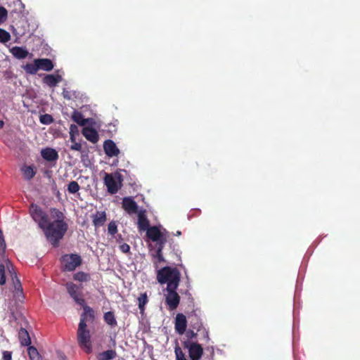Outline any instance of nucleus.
Returning a JSON list of instances; mask_svg holds the SVG:
<instances>
[{"label":"nucleus","instance_id":"nucleus-1","mask_svg":"<svg viewBox=\"0 0 360 360\" xmlns=\"http://www.w3.org/2000/svg\"><path fill=\"white\" fill-rule=\"evenodd\" d=\"M30 214L39 227L42 229L46 239L54 247L58 245L59 241L63 238L68 229L65 221V214L57 208L50 209V214L53 219L49 221L48 215L36 204L32 203L30 208Z\"/></svg>","mask_w":360,"mask_h":360},{"label":"nucleus","instance_id":"nucleus-2","mask_svg":"<svg viewBox=\"0 0 360 360\" xmlns=\"http://www.w3.org/2000/svg\"><path fill=\"white\" fill-rule=\"evenodd\" d=\"M157 280L160 284L167 283L165 303L169 310L176 309L180 302L176 292L181 281V273L176 267L165 266L157 272Z\"/></svg>","mask_w":360,"mask_h":360},{"label":"nucleus","instance_id":"nucleus-3","mask_svg":"<svg viewBox=\"0 0 360 360\" xmlns=\"http://www.w3.org/2000/svg\"><path fill=\"white\" fill-rule=\"evenodd\" d=\"M86 327V323H84L83 319L80 320L77 332V343L86 354H91L92 352L91 335Z\"/></svg>","mask_w":360,"mask_h":360},{"label":"nucleus","instance_id":"nucleus-4","mask_svg":"<svg viewBox=\"0 0 360 360\" xmlns=\"http://www.w3.org/2000/svg\"><path fill=\"white\" fill-rule=\"evenodd\" d=\"M123 176L119 172L114 174L105 173L104 176V184L107 187L108 192L110 194H115L122 186Z\"/></svg>","mask_w":360,"mask_h":360},{"label":"nucleus","instance_id":"nucleus-5","mask_svg":"<svg viewBox=\"0 0 360 360\" xmlns=\"http://www.w3.org/2000/svg\"><path fill=\"white\" fill-rule=\"evenodd\" d=\"M188 319L190 321V325L193 329H195L197 330V332H199L200 334L202 336L203 340H205L206 342H208L210 341L209 332L203 326L200 317L194 312L193 314L188 316Z\"/></svg>","mask_w":360,"mask_h":360},{"label":"nucleus","instance_id":"nucleus-6","mask_svg":"<svg viewBox=\"0 0 360 360\" xmlns=\"http://www.w3.org/2000/svg\"><path fill=\"white\" fill-rule=\"evenodd\" d=\"M65 287L68 294L75 302L80 306H84L85 300L82 297V292H81L82 287L77 285L72 282L67 283Z\"/></svg>","mask_w":360,"mask_h":360},{"label":"nucleus","instance_id":"nucleus-7","mask_svg":"<svg viewBox=\"0 0 360 360\" xmlns=\"http://www.w3.org/2000/svg\"><path fill=\"white\" fill-rule=\"evenodd\" d=\"M63 262L64 263V269L66 271H72L81 265L82 258L76 254L66 255L63 257Z\"/></svg>","mask_w":360,"mask_h":360},{"label":"nucleus","instance_id":"nucleus-8","mask_svg":"<svg viewBox=\"0 0 360 360\" xmlns=\"http://www.w3.org/2000/svg\"><path fill=\"white\" fill-rule=\"evenodd\" d=\"M185 347L188 349V354L191 360H200L203 354V349L201 345L197 342L188 343L185 342Z\"/></svg>","mask_w":360,"mask_h":360},{"label":"nucleus","instance_id":"nucleus-9","mask_svg":"<svg viewBox=\"0 0 360 360\" xmlns=\"http://www.w3.org/2000/svg\"><path fill=\"white\" fill-rule=\"evenodd\" d=\"M122 207L129 214L139 212L138 205L131 197H124L122 199Z\"/></svg>","mask_w":360,"mask_h":360},{"label":"nucleus","instance_id":"nucleus-10","mask_svg":"<svg viewBox=\"0 0 360 360\" xmlns=\"http://www.w3.org/2000/svg\"><path fill=\"white\" fill-rule=\"evenodd\" d=\"M187 319L184 314L178 313L175 318L174 328L179 335H183L186 330Z\"/></svg>","mask_w":360,"mask_h":360},{"label":"nucleus","instance_id":"nucleus-11","mask_svg":"<svg viewBox=\"0 0 360 360\" xmlns=\"http://www.w3.org/2000/svg\"><path fill=\"white\" fill-rule=\"evenodd\" d=\"M103 150L106 155L111 158L118 156L120 153L115 142L110 139L104 141Z\"/></svg>","mask_w":360,"mask_h":360},{"label":"nucleus","instance_id":"nucleus-12","mask_svg":"<svg viewBox=\"0 0 360 360\" xmlns=\"http://www.w3.org/2000/svg\"><path fill=\"white\" fill-rule=\"evenodd\" d=\"M83 136L92 143H96L99 140V136L97 131L93 127H85L82 129Z\"/></svg>","mask_w":360,"mask_h":360},{"label":"nucleus","instance_id":"nucleus-13","mask_svg":"<svg viewBox=\"0 0 360 360\" xmlns=\"http://www.w3.org/2000/svg\"><path fill=\"white\" fill-rule=\"evenodd\" d=\"M93 225L95 228H98L103 226L107 221V216L105 212L97 211L95 214L91 215Z\"/></svg>","mask_w":360,"mask_h":360},{"label":"nucleus","instance_id":"nucleus-14","mask_svg":"<svg viewBox=\"0 0 360 360\" xmlns=\"http://www.w3.org/2000/svg\"><path fill=\"white\" fill-rule=\"evenodd\" d=\"M138 227L139 231H147L150 227L145 210H141L138 212Z\"/></svg>","mask_w":360,"mask_h":360},{"label":"nucleus","instance_id":"nucleus-15","mask_svg":"<svg viewBox=\"0 0 360 360\" xmlns=\"http://www.w3.org/2000/svg\"><path fill=\"white\" fill-rule=\"evenodd\" d=\"M41 155L44 160L49 162L56 161L58 159V152L51 148L42 149L41 151Z\"/></svg>","mask_w":360,"mask_h":360},{"label":"nucleus","instance_id":"nucleus-16","mask_svg":"<svg viewBox=\"0 0 360 360\" xmlns=\"http://www.w3.org/2000/svg\"><path fill=\"white\" fill-rule=\"evenodd\" d=\"M146 236L153 242L160 240L161 238L164 236L158 226H153L148 229Z\"/></svg>","mask_w":360,"mask_h":360},{"label":"nucleus","instance_id":"nucleus-17","mask_svg":"<svg viewBox=\"0 0 360 360\" xmlns=\"http://www.w3.org/2000/svg\"><path fill=\"white\" fill-rule=\"evenodd\" d=\"M10 52L17 59H25L29 55L27 49L22 46H13L10 49Z\"/></svg>","mask_w":360,"mask_h":360},{"label":"nucleus","instance_id":"nucleus-18","mask_svg":"<svg viewBox=\"0 0 360 360\" xmlns=\"http://www.w3.org/2000/svg\"><path fill=\"white\" fill-rule=\"evenodd\" d=\"M62 81V77L60 75H46L43 78V82L50 87H54Z\"/></svg>","mask_w":360,"mask_h":360},{"label":"nucleus","instance_id":"nucleus-19","mask_svg":"<svg viewBox=\"0 0 360 360\" xmlns=\"http://www.w3.org/2000/svg\"><path fill=\"white\" fill-rule=\"evenodd\" d=\"M36 63H37L39 70L51 71L53 68V63L49 58L36 59Z\"/></svg>","mask_w":360,"mask_h":360},{"label":"nucleus","instance_id":"nucleus-20","mask_svg":"<svg viewBox=\"0 0 360 360\" xmlns=\"http://www.w3.org/2000/svg\"><path fill=\"white\" fill-rule=\"evenodd\" d=\"M71 117L75 122L82 127L88 124L89 120V119L84 118L82 113L78 110H74Z\"/></svg>","mask_w":360,"mask_h":360},{"label":"nucleus","instance_id":"nucleus-21","mask_svg":"<svg viewBox=\"0 0 360 360\" xmlns=\"http://www.w3.org/2000/svg\"><path fill=\"white\" fill-rule=\"evenodd\" d=\"M18 337L20 344L23 346H30L31 344V339L27 330L21 328L18 332Z\"/></svg>","mask_w":360,"mask_h":360},{"label":"nucleus","instance_id":"nucleus-22","mask_svg":"<svg viewBox=\"0 0 360 360\" xmlns=\"http://www.w3.org/2000/svg\"><path fill=\"white\" fill-rule=\"evenodd\" d=\"M7 268H8V271H10L15 293L18 295H21L22 293V287L20 280L18 278L15 272H12V271L10 269L9 266H8Z\"/></svg>","mask_w":360,"mask_h":360},{"label":"nucleus","instance_id":"nucleus-23","mask_svg":"<svg viewBox=\"0 0 360 360\" xmlns=\"http://www.w3.org/2000/svg\"><path fill=\"white\" fill-rule=\"evenodd\" d=\"M84 309V312L82 314L80 320H84V323H86L87 317L89 316L91 320L94 319V311L89 306L86 305L82 306Z\"/></svg>","mask_w":360,"mask_h":360},{"label":"nucleus","instance_id":"nucleus-24","mask_svg":"<svg viewBox=\"0 0 360 360\" xmlns=\"http://www.w3.org/2000/svg\"><path fill=\"white\" fill-rule=\"evenodd\" d=\"M117 353L115 350L109 349L99 353L97 355L98 360H111L116 357Z\"/></svg>","mask_w":360,"mask_h":360},{"label":"nucleus","instance_id":"nucleus-25","mask_svg":"<svg viewBox=\"0 0 360 360\" xmlns=\"http://www.w3.org/2000/svg\"><path fill=\"white\" fill-rule=\"evenodd\" d=\"M103 319L105 322L111 327H115L117 325L113 311H108L104 314Z\"/></svg>","mask_w":360,"mask_h":360},{"label":"nucleus","instance_id":"nucleus-26","mask_svg":"<svg viewBox=\"0 0 360 360\" xmlns=\"http://www.w3.org/2000/svg\"><path fill=\"white\" fill-rule=\"evenodd\" d=\"M21 171L27 180L32 179L36 174V171L32 166H23Z\"/></svg>","mask_w":360,"mask_h":360},{"label":"nucleus","instance_id":"nucleus-27","mask_svg":"<svg viewBox=\"0 0 360 360\" xmlns=\"http://www.w3.org/2000/svg\"><path fill=\"white\" fill-rule=\"evenodd\" d=\"M150 254L153 259V262L156 265L158 263L165 262L162 252L155 251L153 248H150Z\"/></svg>","mask_w":360,"mask_h":360},{"label":"nucleus","instance_id":"nucleus-28","mask_svg":"<svg viewBox=\"0 0 360 360\" xmlns=\"http://www.w3.org/2000/svg\"><path fill=\"white\" fill-rule=\"evenodd\" d=\"M138 302H139V308L140 309V312L141 314H143V311L145 310V306L148 302V296L146 292L141 293L139 297H138Z\"/></svg>","mask_w":360,"mask_h":360},{"label":"nucleus","instance_id":"nucleus-29","mask_svg":"<svg viewBox=\"0 0 360 360\" xmlns=\"http://www.w3.org/2000/svg\"><path fill=\"white\" fill-rule=\"evenodd\" d=\"M23 69L28 74L35 75L39 70L37 63H36V59L34 60V63H27L23 67Z\"/></svg>","mask_w":360,"mask_h":360},{"label":"nucleus","instance_id":"nucleus-30","mask_svg":"<svg viewBox=\"0 0 360 360\" xmlns=\"http://www.w3.org/2000/svg\"><path fill=\"white\" fill-rule=\"evenodd\" d=\"M73 278L75 281H77L79 282H86L90 281L91 277L90 275L84 271H79L74 274Z\"/></svg>","mask_w":360,"mask_h":360},{"label":"nucleus","instance_id":"nucleus-31","mask_svg":"<svg viewBox=\"0 0 360 360\" xmlns=\"http://www.w3.org/2000/svg\"><path fill=\"white\" fill-rule=\"evenodd\" d=\"M27 352L30 360H41V356L34 347L29 346Z\"/></svg>","mask_w":360,"mask_h":360},{"label":"nucleus","instance_id":"nucleus-32","mask_svg":"<svg viewBox=\"0 0 360 360\" xmlns=\"http://www.w3.org/2000/svg\"><path fill=\"white\" fill-rule=\"evenodd\" d=\"M80 189L79 184L75 181H72L68 185V191L70 193L75 194Z\"/></svg>","mask_w":360,"mask_h":360},{"label":"nucleus","instance_id":"nucleus-33","mask_svg":"<svg viewBox=\"0 0 360 360\" xmlns=\"http://www.w3.org/2000/svg\"><path fill=\"white\" fill-rule=\"evenodd\" d=\"M174 353L176 356V360H187L181 348L178 345H176L174 347Z\"/></svg>","mask_w":360,"mask_h":360},{"label":"nucleus","instance_id":"nucleus-34","mask_svg":"<svg viewBox=\"0 0 360 360\" xmlns=\"http://www.w3.org/2000/svg\"><path fill=\"white\" fill-rule=\"evenodd\" d=\"M11 39V34L9 32L4 29L0 28V42L6 43Z\"/></svg>","mask_w":360,"mask_h":360},{"label":"nucleus","instance_id":"nucleus-35","mask_svg":"<svg viewBox=\"0 0 360 360\" xmlns=\"http://www.w3.org/2000/svg\"><path fill=\"white\" fill-rule=\"evenodd\" d=\"M39 120L44 124H50L53 122V118L49 114H44L40 116Z\"/></svg>","mask_w":360,"mask_h":360},{"label":"nucleus","instance_id":"nucleus-36","mask_svg":"<svg viewBox=\"0 0 360 360\" xmlns=\"http://www.w3.org/2000/svg\"><path fill=\"white\" fill-rule=\"evenodd\" d=\"M156 242V249L155 251H160L162 252V250L164 248V246L167 242V239L165 236H162L160 239V240L155 241Z\"/></svg>","mask_w":360,"mask_h":360},{"label":"nucleus","instance_id":"nucleus-37","mask_svg":"<svg viewBox=\"0 0 360 360\" xmlns=\"http://www.w3.org/2000/svg\"><path fill=\"white\" fill-rule=\"evenodd\" d=\"M108 233L114 236L117 232V226L115 221H110L108 226Z\"/></svg>","mask_w":360,"mask_h":360},{"label":"nucleus","instance_id":"nucleus-38","mask_svg":"<svg viewBox=\"0 0 360 360\" xmlns=\"http://www.w3.org/2000/svg\"><path fill=\"white\" fill-rule=\"evenodd\" d=\"M6 283L5 266L3 264H0V285Z\"/></svg>","mask_w":360,"mask_h":360},{"label":"nucleus","instance_id":"nucleus-39","mask_svg":"<svg viewBox=\"0 0 360 360\" xmlns=\"http://www.w3.org/2000/svg\"><path fill=\"white\" fill-rule=\"evenodd\" d=\"M7 15L8 12L6 9L3 6H0V23L6 19Z\"/></svg>","mask_w":360,"mask_h":360},{"label":"nucleus","instance_id":"nucleus-40","mask_svg":"<svg viewBox=\"0 0 360 360\" xmlns=\"http://www.w3.org/2000/svg\"><path fill=\"white\" fill-rule=\"evenodd\" d=\"M70 149L72 150L81 151L82 144L77 142L72 143V144L70 146Z\"/></svg>","mask_w":360,"mask_h":360},{"label":"nucleus","instance_id":"nucleus-41","mask_svg":"<svg viewBox=\"0 0 360 360\" xmlns=\"http://www.w3.org/2000/svg\"><path fill=\"white\" fill-rule=\"evenodd\" d=\"M2 359L3 360H12V352L10 351H4Z\"/></svg>","mask_w":360,"mask_h":360},{"label":"nucleus","instance_id":"nucleus-42","mask_svg":"<svg viewBox=\"0 0 360 360\" xmlns=\"http://www.w3.org/2000/svg\"><path fill=\"white\" fill-rule=\"evenodd\" d=\"M70 133H72V134H74V135H79V130H78V127L77 125L74 124H72L70 126Z\"/></svg>","mask_w":360,"mask_h":360},{"label":"nucleus","instance_id":"nucleus-43","mask_svg":"<svg viewBox=\"0 0 360 360\" xmlns=\"http://www.w3.org/2000/svg\"><path fill=\"white\" fill-rule=\"evenodd\" d=\"M120 250L124 253H128L130 250V246L127 243H123L120 245Z\"/></svg>","mask_w":360,"mask_h":360},{"label":"nucleus","instance_id":"nucleus-44","mask_svg":"<svg viewBox=\"0 0 360 360\" xmlns=\"http://www.w3.org/2000/svg\"><path fill=\"white\" fill-rule=\"evenodd\" d=\"M198 332H194L193 330H189L187 333H186V335L188 338H191V339H193V338H195L197 335H198Z\"/></svg>","mask_w":360,"mask_h":360},{"label":"nucleus","instance_id":"nucleus-45","mask_svg":"<svg viewBox=\"0 0 360 360\" xmlns=\"http://www.w3.org/2000/svg\"><path fill=\"white\" fill-rule=\"evenodd\" d=\"M0 245L1 246L4 245V247L6 246V243H5L4 237H3V233L1 229H0Z\"/></svg>","mask_w":360,"mask_h":360},{"label":"nucleus","instance_id":"nucleus-46","mask_svg":"<svg viewBox=\"0 0 360 360\" xmlns=\"http://www.w3.org/2000/svg\"><path fill=\"white\" fill-rule=\"evenodd\" d=\"M77 135L72 134V133H70V139L72 143L77 142L76 141V136Z\"/></svg>","mask_w":360,"mask_h":360},{"label":"nucleus","instance_id":"nucleus-47","mask_svg":"<svg viewBox=\"0 0 360 360\" xmlns=\"http://www.w3.org/2000/svg\"><path fill=\"white\" fill-rule=\"evenodd\" d=\"M4 122L1 120H0V129H1L4 127Z\"/></svg>","mask_w":360,"mask_h":360},{"label":"nucleus","instance_id":"nucleus-48","mask_svg":"<svg viewBox=\"0 0 360 360\" xmlns=\"http://www.w3.org/2000/svg\"><path fill=\"white\" fill-rule=\"evenodd\" d=\"M181 234V231H178L176 232V236H180Z\"/></svg>","mask_w":360,"mask_h":360},{"label":"nucleus","instance_id":"nucleus-49","mask_svg":"<svg viewBox=\"0 0 360 360\" xmlns=\"http://www.w3.org/2000/svg\"><path fill=\"white\" fill-rule=\"evenodd\" d=\"M63 96H64V98H68V94H65V93L63 92ZM68 98H70L68 97Z\"/></svg>","mask_w":360,"mask_h":360},{"label":"nucleus","instance_id":"nucleus-50","mask_svg":"<svg viewBox=\"0 0 360 360\" xmlns=\"http://www.w3.org/2000/svg\"><path fill=\"white\" fill-rule=\"evenodd\" d=\"M63 96H64V98H68V94H65V93L63 92ZM68 98H70L68 97Z\"/></svg>","mask_w":360,"mask_h":360},{"label":"nucleus","instance_id":"nucleus-51","mask_svg":"<svg viewBox=\"0 0 360 360\" xmlns=\"http://www.w3.org/2000/svg\"><path fill=\"white\" fill-rule=\"evenodd\" d=\"M11 270L13 271L14 269H13V266L11 264Z\"/></svg>","mask_w":360,"mask_h":360}]
</instances>
